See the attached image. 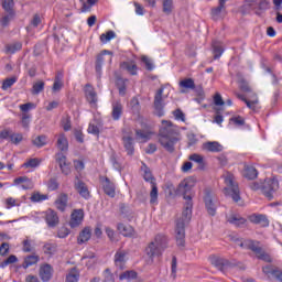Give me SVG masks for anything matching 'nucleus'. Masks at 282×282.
I'll use <instances>...</instances> for the list:
<instances>
[{
	"label": "nucleus",
	"instance_id": "25",
	"mask_svg": "<svg viewBox=\"0 0 282 282\" xmlns=\"http://www.w3.org/2000/svg\"><path fill=\"white\" fill-rule=\"evenodd\" d=\"M120 67L128 72V74H130V76H138V64H135V62L133 61H129V62H122L120 64Z\"/></svg>",
	"mask_w": 282,
	"mask_h": 282
},
{
	"label": "nucleus",
	"instance_id": "31",
	"mask_svg": "<svg viewBox=\"0 0 282 282\" xmlns=\"http://www.w3.org/2000/svg\"><path fill=\"white\" fill-rule=\"evenodd\" d=\"M91 239V228L85 227L80 232L77 238V242L80 243H86V241H89Z\"/></svg>",
	"mask_w": 282,
	"mask_h": 282
},
{
	"label": "nucleus",
	"instance_id": "43",
	"mask_svg": "<svg viewBox=\"0 0 282 282\" xmlns=\"http://www.w3.org/2000/svg\"><path fill=\"white\" fill-rule=\"evenodd\" d=\"M33 144H34V147H37V149L45 147V144H47V137L45 134H41V135L36 137L33 140Z\"/></svg>",
	"mask_w": 282,
	"mask_h": 282
},
{
	"label": "nucleus",
	"instance_id": "16",
	"mask_svg": "<svg viewBox=\"0 0 282 282\" xmlns=\"http://www.w3.org/2000/svg\"><path fill=\"white\" fill-rule=\"evenodd\" d=\"M45 221L48 228H56L58 226V214L54 209H47L45 212Z\"/></svg>",
	"mask_w": 282,
	"mask_h": 282
},
{
	"label": "nucleus",
	"instance_id": "28",
	"mask_svg": "<svg viewBox=\"0 0 282 282\" xmlns=\"http://www.w3.org/2000/svg\"><path fill=\"white\" fill-rule=\"evenodd\" d=\"M205 206L208 215L215 217V214L217 213V206L215 205V203H213V197H210V194H207L205 196Z\"/></svg>",
	"mask_w": 282,
	"mask_h": 282
},
{
	"label": "nucleus",
	"instance_id": "47",
	"mask_svg": "<svg viewBox=\"0 0 282 282\" xmlns=\"http://www.w3.org/2000/svg\"><path fill=\"white\" fill-rule=\"evenodd\" d=\"M164 14H171L173 12V0H162Z\"/></svg>",
	"mask_w": 282,
	"mask_h": 282
},
{
	"label": "nucleus",
	"instance_id": "63",
	"mask_svg": "<svg viewBox=\"0 0 282 282\" xmlns=\"http://www.w3.org/2000/svg\"><path fill=\"white\" fill-rule=\"evenodd\" d=\"M104 282H116V279L113 278V273H111V270L106 269L104 271Z\"/></svg>",
	"mask_w": 282,
	"mask_h": 282
},
{
	"label": "nucleus",
	"instance_id": "15",
	"mask_svg": "<svg viewBox=\"0 0 282 282\" xmlns=\"http://www.w3.org/2000/svg\"><path fill=\"white\" fill-rule=\"evenodd\" d=\"M55 162L58 163L63 175H69V173H72V169L69 167V163H67V156H65V154L58 152L55 155Z\"/></svg>",
	"mask_w": 282,
	"mask_h": 282
},
{
	"label": "nucleus",
	"instance_id": "24",
	"mask_svg": "<svg viewBox=\"0 0 282 282\" xmlns=\"http://www.w3.org/2000/svg\"><path fill=\"white\" fill-rule=\"evenodd\" d=\"M124 111V107L122 106V102L120 101H113L112 102V111H111V118L115 121H118L122 118V113Z\"/></svg>",
	"mask_w": 282,
	"mask_h": 282
},
{
	"label": "nucleus",
	"instance_id": "57",
	"mask_svg": "<svg viewBox=\"0 0 282 282\" xmlns=\"http://www.w3.org/2000/svg\"><path fill=\"white\" fill-rule=\"evenodd\" d=\"M14 83H17V77H10L4 79V82L2 83V89L6 91L7 89H10V87H12V85H14Z\"/></svg>",
	"mask_w": 282,
	"mask_h": 282
},
{
	"label": "nucleus",
	"instance_id": "52",
	"mask_svg": "<svg viewBox=\"0 0 282 282\" xmlns=\"http://www.w3.org/2000/svg\"><path fill=\"white\" fill-rule=\"evenodd\" d=\"M17 261H19V258H17V256L14 254H11L4 261L1 262L0 268H7V265L17 263Z\"/></svg>",
	"mask_w": 282,
	"mask_h": 282
},
{
	"label": "nucleus",
	"instance_id": "64",
	"mask_svg": "<svg viewBox=\"0 0 282 282\" xmlns=\"http://www.w3.org/2000/svg\"><path fill=\"white\" fill-rule=\"evenodd\" d=\"M10 142H12V144H21V142H23V134L13 132Z\"/></svg>",
	"mask_w": 282,
	"mask_h": 282
},
{
	"label": "nucleus",
	"instance_id": "13",
	"mask_svg": "<svg viewBox=\"0 0 282 282\" xmlns=\"http://www.w3.org/2000/svg\"><path fill=\"white\" fill-rule=\"evenodd\" d=\"M249 221L261 228H268L270 226V219H268V216L264 214H252L249 216Z\"/></svg>",
	"mask_w": 282,
	"mask_h": 282
},
{
	"label": "nucleus",
	"instance_id": "2",
	"mask_svg": "<svg viewBox=\"0 0 282 282\" xmlns=\"http://www.w3.org/2000/svg\"><path fill=\"white\" fill-rule=\"evenodd\" d=\"M193 217V200L186 202L182 217L176 220L175 226V239H176V246L180 248H184L186 243V224L191 221Z\"/></svg>",
	"mask_w": 282,
	"mask_h": 282
},
{
	"label": "nucleus",
	"instance_id": "12",
	"mask_svg": "<svg viewBox=\"0 0 282 282\" xmlns=\"http://www.w3.org/2000/svg\"><path fill=\"white\" fill-rule=\"evenodd\" d=\"M83 219H85V210L83 209H74L70 214V220L68 226L72 228H78L80 224H83Z\"/></svg>",
	"mask_w": 282,
	"mask_h": 282
},
{
	"label": "nucleus",
	"instance_id": "42",
	"mask_svg": "<svg viewBox=\"0 0 282 282\" xmlns=\"http://www.w3.org/2000/svg\"><path fill=\"white\" fill-rule=\"evenodd\" d=\"M213 50H214V58L217 61V58H221V54H224V47L219 42L213 43Z\"/></svg>",
	"mask_w": 282,
	"mask_h": 282
},
{
	"label": "nucleus",
	"instance_id": "54",
	"mask_svg": "<svg viewBox=\"0 0 282 282\" xmlns=\"http://www.w3.org/2000/svg\"><path fill=\"white\" fill-rule=\"evenodd\" d=\"M45 199H47V195H44L41 193H34L31 196V202H33L34 204H36L39 202H45Z\"/></svg>",
	"mask_w": 282,
	"mask_h": 282
},
{
	"label": "nucleus",
	"instance_id": "5",
	"mask_svg": "<svg viewBox=\"0 0 282 282\" xmlns=\"http://www.w3.org/2000/svg\"><path fill=\"white\" fill-rule=\"evenodd\" d=\"M225 194L230 195V197L235 202H239L241 199V192L239 191V185L235 182V176L232 174H228L225 177Z\"/></svg>",
	"mask_w": 282,
	"mask_h": 282
},
{
	"label": "nucleus",
	"instance_id": "1",
	"mask_svg": "<svg viewBox=\"0 0 282 282\" xmlns=\"http://www.w3.org/2000/svg\"><path fill=\"white\" fill-rule=\"evenodd\" d=\"M177 142H182L180 128L169 120H162L159 129V144H161L167 153H175Z\"/></svg>",
	"mask_w": 282,
	"mask_h": 282
},
{
	"label": "nucleus",
	"instance_id": "32",
	"mask_svg": "<svg viewBox=\"0 0 282 282\" xmlns=\"http://www.w3.org/2000/svg\"><path fill=\"white\" fill-rule=\"evenodd\" d=\"M120 235L123 237H132L133 236V227L131 225H124L122 223L118 224L117 226Z\"/></svg>",
	"mask_w": 282,
	"mask_h": 282
},
{
	"label": "nucleus",
	"instance_id": "27",
	"mask_svg": "<svg viewBox=\"0 0 282 282\" xmlns=\"http://www.w3.org/2000/svg\"><path fill=\"white\" fill-rule=\"evenodd\" d=\"M226 12V4L224 0H219L218 7H215L212 9V18L214 21H218V19H221V14Z\"/></svg>",
	"mask_w": 282,
	"mask_h": 282
},
{
	"label": "nucleus",
	"instance_id": "11",
	"mask_svg": "<svg viewBox=\"0 0 282 282\" xmlns=\"http://www.w3.org/2000/svg\"><path fill=\"white\" fill-rule=\"evenodd\" d=\"M263 274L268 276V279H275V281L282 282V270L273 264H267L262 268Z\"/></svg>",
	"mask_w": 282,
	"mask_h": 282
},
{
	"label": "nucleus",
	"instance_id": "40",
	"mask_svg": "<svg viewBox=\"0 0 282 282\" xmlns=\"http://www.w3.org/2000/svg\"><path fill=\"white\" fill-rule=\"evenodd\" d=\"M120 281H133V279H138V273L135 271H126L120 274Z\"/></svg>",
	"mask_w": 282,
	"mask_h": 282
},
{
	"label": "nucleus",
	"instance_id": "3",
	"mask_svg": "<svg viewBox=\"0 0 282 282\" xmlns=\"http://www.w3.org/2000/svg\"><path fill=\"white\" fill-rule=\"evenodd\" d=\"M231 240H234V242L237 243V246H239L240 248H243V250H251V252H254L256 257L261 261L272 263V258L270 257V254L265 253L263 248L259 246V241L252 239L243 240L237 237H232Z\"/></svg>",
	"mask_w": 282,
	"mask_h": 282
},
{
	"label": "nucleus",
	"instance_id": "50",
	"mask_svg": "<svg viewBox=\"0 0 282 282\" xmlns=\"http://www.w3.org/2000/svg\"><path fill=\"white\" fill-rule=\"evenodd\" d=\"M130 107L132 113H140V100L137 97H133L130 100Z\"/></svg>",
	"mask_w": 282,
	"mask_h": 282
},
{
	"label": "nucleus",
	"instance_id": "58",
	"mask_svg": "<svg viewBox=\"0 0 282 282\" xmlns=\"http://www.w3.org/2000/svg\"><path fill=\"white\" fill-rule=\"evenodd\" d=\"M141 62L144 63L145 69H148V72H153L155 66L153 65V62L150 58H148L147 56H142Z\"/></svg>",
	"mask_w": 282,
	"mask_h": 282
},
{
	"label": "nucleus",
	"instance_id": "29",
	"mask_svg": "<svg viewBox=\"0 0 282 282\" xmlns=\"http://www.w3.org/2000/svg\"><path fill=\"white\" fill-rule=\"evenodd\" d=\"M37 261H41V257H39L37 254L26 256L22 263V268H24V270H28V268H31V265H36Z\"/></svg>",
	"mask_w": 282,
	"mask_h": 282
},
{
	"label": "nucleus",
	"instance_id": "18",
	"mask_svg": "<svg viewBox=\"0 0 282 282\" xmlns=\"http://www.w3.org/2000/svg\"><path fill=\"white\" fill-rule=\"evenodd\" d=\"M127 252L126 250L119 249L115 253V265L119 268V270H122L124 268V263H127Z\"/></svg>",
	"mask_w": 282,
	"mask_h": 282
},
{
	"label": "nucleus",
	"instance_id": "37",
	"mask_svg": "<svg viewBox=\"0 0 282 282\" xmlns=\"http://www.w3.org/2000/svg\"><path fill=\"white\" fill-rule=\"evenodd\" d=\"M135 139L141 140V142H149L151 140V133L144 130H135Z\"/></svg>",
	"mask_w": 282,
	"mask_h": 282
},
{
	"label": "nucleus",
	"instance_id": "41",
	"mask_svg": "<svg viewBox=\"0 0 282 282\" xmlns=\"http://www.w3.org/2000/svg\"><path fill=\"white\" fill-rule=\"evenodd\" d=\"M78 279H80V274L76 268H73L66 275V282H78Z\"/></svg>",
	"mask_w": 282,
	"mask_h": 282
},
{
	"label": "nucleus",
	"instance_id": "34",
	"mask_svg": "<svg viewBox=\"0 0 282 282\" xmlns=\"http://www.w3.org/2000/svg\"><path fill=\"white\" fill-rule=\"evenodd\" d=\"M141 171H143V180L147 182H150L151 185L155 184V177H153V174L151 173V169L147 166L144 163H142Z\"/></svg>",
	"mask_w": 282,
	"mask_h": 282
},
{
	"label": "nucleus",
	"instance_id": "30",
	"mask_svg": "<svg viewBox=\"0 0 282 282\" xmlns=\"http://www.w3.org/2000/svg\"><path fill=\"white\" fill-rule=\"evenodd\" d=\"M122 140L124 150L127 151L128 155H133L135 152V148L133 145V137H123Z\"/></svg>",
	"mask_w": 282,
	"mask_h": 282
},
{
	"label": "nucleus",
	"instance_id": "60",
	"mask_svg": "<svg viewBox=\"0 0 282 282\" xmlns=\"http://www.w3.org/2000/svg\"><path fill=\"white\" fill-rule=\"evenodd\" d=\"M22 246L23 252H32L34 250L32 247V241H30L28 238L22 241Z\"/></svg>",
	"mask_w": 282,
	"mask_h": 282
},
{
	"label": "nucleus",
	"instance_id": "55",
	"mask_svg": "<svg viewBox=\"0 0 282 282\" xmlns=\"http://www.w3.org/2000/svg\"><path fill=\"white\" fill-rule=\"evenodd\" d=\"M62 127L64 131H70L72 130V117L66 116L62 119Z\"/></svg>",
	"mask_w": 282,
	"mask_h": 282
},
{
	"label": "nucleus",
	"instance_id": "48",
	"mask_svg": "<svg viewBox=\"0 0 282 282\" xmlns=\"http://www.w3.org/2000/svg\"><path fill=\"white\" fill-rule=\"evenodd\" d=\"M120 213L121 215H124L126 219L128 221H131L133 219V212L129 210L124 204L120 205Z\"/></svg>",
	"mask_w": 282,
	"mask_h": 282
},
{
	"label": "nucleus",
	"instance_id": "49",
	"mask_svg": "<svg viewBox=\"0 0 282 282\" xmlns=\"http://www.w3.org/2000/svg\"><path fill=\"white\" fill-rule=\"evenodd\" d=\"M112 39H116V32L113 31H108L100 35L101 43H109Z\"/></svg>",
	"mask_w": 282,
	"mask_h": 282
},
{
	"label": "nucleus",
	"instance_id": "22",
	"mask_svg": "<svg viewBox=\"0 0 282 282\" xmlns=\"http://www.w3.org/2000/svg\"><path fill=\"white\" fill-rule=\"evenodd\" d=\"M203 149L209 153H221V151H224V145L217 141H207L203 144Z\"/></svg>",
	"mask_w": 282,
	"mask_h": 282
},
{
	"label": "nucleus",
	"instance_id": "21",
	"mask_svg": "<svg viewBox=\"0 0 282 282\" xmlns=\"http://www.w3.org/2000/svg\"><path fill=\"white\" fill-rule=\"evenodd\" d=\"M104 193L108 195V197H116V184L109 180V177H105L102 181Z\"/></svg>",
	"mask_w": 282,
	"mask_h": 282
},
{
	"label": "nucleus",
	"instance_id": "33",
	"mask_svg": "<svg viewBox=\"0 0 282 282\" xmlns=\"http://www.w3.org/2000/svg\"><path fill=\"white\" fill-rule=\"evenodd\" d=\"M127 83H129V79H124L122 77L117 78L116 86L119 90V95L127 96Z\"/></svg>",
	"mask_w": 282,
	"mask_h": 282
},
{
	"label": "nucleus",
	"instance_id": "20",
	"mask_svg": "<svg viewBox=\"0 0 282 282\" xmlns=\"http://www.w3.org/2000/svg\"><path fill=\"white\" fill-rule=\"evenodd\" d=\"M75 181V191L80 195V197H84V199H89V188L87 187V184L85 182L78 180V177Z\"/></svg>",
	"mask_w": 282,
	"mask_h": 282
},
{
	"label": "nucleus",
	"instance_id": "59",
	"mask_svg": "<svg viewBox=\"0 0 282 282\" xmlns=\"http://www.w3.org/2000/svg\"><path fill=\"white\" fill-rule=\"evenodd\" d=\"M32 109H36V105H34L32 102H26V104L20 105V110L23 113H28V111H32Z\"/></svg>",
	"mask_w": 282,
	"mask_h": 282
},
{
	"label": "nucleus",
	"instance_id": "39",
	"mask_svg": "<svg viewBox=\"0 0 282 282\" xmlns=\"http://www.w3.org/2000/svg\"><path fill=\"white\" fill-rule=\"evenodd\" d=\"M45 89V82L40 80L33 84V87L31 89V94L33 96H39V94H41V91H43Z\"/></svg>",
	"mask_w": 282,
	"mask_h": 282
},
{
	"label": "nucleus",
	"instance_id": "46",
	"mask_svg": "<svg viewBox=\"0 0 282 282\" xmlns=\"http://www.w3.org/2000/svg\"><path fill=\"white\" fill-rule=\"evenodd\" d=\"M152 189L150 192V204H158V184L152 183Z\"/></svg>",
	"mask_w": 282,
	"mask_h": 282
},
{
	"label": "nucleus",
	"instance_id": "56",
	"mask_svg": "<svg viewBox=\"0 0 282 282\" xmlns=\"http://www.w3.org/2000/svg\"><path fill=\"white\" fill-rule=\"evenodd\" d=\"M41 164V161L39 159H31L29 161H26L23 166H25V169H36V166H39Z\"/></svg>",
	"mask_w": 282,
	"mask_h": 282
},
{
	"label": "nucleus",
	"instance_id": "17",
	"mask_svg": "<svg viewBox=\"0 0 282 282\" xmlns=\"http://www.w3.org/2000/svg\"><path fill=\"white\" fill-rule=\"evenodd\" d=\"M54 274V269L51 267V264H42L40 267V279H42V281L47 282L52 280V276Z\"/></svg>",
	"mask_w": 282,
	"mask_h": 282
},
{
	"label": "nucleus",
	"instance_id": "19",
	"mask_svg": "<svg viewBox=\"0 0 282 282\" xmlns=\"http://www.w3.org/2000/svg\"><path fill=\"white\" fill-rule=\"evenodd\" d=\"M63 78H65L63 70H58L54 77V83L52 87L53 94H58V91H61V89L65 87V83L63 82Z\"/></svg>",
	"mask_w": 282,
	"mask_h": 282
},
{
	"label": "nucleus",
	"instance_id": "23",
	"mask_svg": "<svg viewBox=\"0 0 282 282\" xmlns=\"http://www.w3.org/2000/svg\"><path fill=\"white\" fill-rule=\"evenodd\" d=\"M67 202H69V197L67 196V194H59L54 203L55 208H57V210H59L61 213H65V210L67 209Z\"/></svg>",
	"mask_w": 282,
	"mask_h": 282
},
{
	"label": "nucleus",
	"instance_id": "53",
	"mask_svg": "<svg viewBox=\"0 0 282 282\" xmlns=\"http://www.w3.org/2000/svg\"><path fill=\"white\" fill-rule=\"evenodd\" d=\"M13 19H14V12H11L4 15L0 21L2 28H8V25H10V21H12Z\"/></svg>",
	"mask_w": 282,
	"mask_h": 282
},
{
	"label": "nucleus",
	"instance_id": "10",
	"mask_svg": "<svg viewBox=\"0 0 282 282\" xmlns=\"http://www.w3.org/2000/svg\"><path fill=\"white\" fill-rule=\"evenodd\" d=\"M210 263L214 265V268H217L220 272H226L227 270H230L232 268V263L228 261L226 258L212 256L210 257Z\"/></svg>",
	"mask_w": 282,
	"mask_h": 282
},
{
	"label": "nucleus",
	"instance_id": "26",
	"mask_svg": "<svg viewBox=\"0 0 282 282\" xmlns=\"http://www.w3.org/2000/svg\"><path fill=\"white\" fill-rule=\"evenodd\" d=\"M228 224H231V226H236V228H241L246 225V218L237 215L231 214L230 216H227Z\"/></svg>",
	"mask_w": 282,
	"mask_h": 282
},
{
	"label": "nucleus",
	"instance_id": "36",
	"mask_svg": "<svg viewBox=\"0 0 282 282\" xmlns=\"http://www.w3.org/2000/svg\"><path fill=\"white\" fill-rule=\"evenodd\" d=\"M22 47L23 44L21 42H14L12 44H8L6 50L8 54H17V52H21Z\"/></svg>",
	"mask_w": 282,
	"mask_h": 282
},
{
	"label": "nucleus",
	"instance_id": "9",
	"mask_svg": "<svg viewBox=\"0 0 282 282\" xmlns=\"http://www.w3.org/2000/svg\"><path fill=\"white\" fill-rule=\"evenodd\" d=\"M111 61H113V54L107 50L102 51L99 55H97L95 62V69L97 74H102V66L105 65V63L111 65Z\"/></svg>",
	"mask_w": 282,
	"mask_h": 282
},
{
	"label": "nucleus",
	"instance_id": "44",
	"mask_svg": "<svg viewBox=\"0 0 282 282\" xmlns=\"http://www.w3.org/2000/svg\"><path fill=\"white\" fill-rule=\"evenodd\" d=\"M180 87L183 89H195V80L193 78H185L180 82Z\"/></svg>",
	"mask_w": 282,
	"mask_h": 282
},
{
	"label": "nucleus",
	"instance_id": "38",
	"mask_svg": "<svg viewBox=\"0 0 282 282\" xmlns=\"http://www.w3.org/2000/svg\"><path fill=\"white\" fill-rule=\"evenodd\" d=\"M258 175L259 172L254 166H247L245 169V177H247V180H257Z\"/></svg>",
	"mask_w": 282,
	"mask_h": 282
},
{
	"label": "nucleus",
	"instance_id": "61",
	"mask_svg": "<svg viewBox=\"0 0 282 282\" xmlns=\"http://www.w3.org/2000/svg\"><path fill=\"white\" fill-rule=\"evenodd\" d=\"M43 251L45 254H54L56 252V245L46 243L43 247Z\"/></svg>",
	"mask_w": 282,
	"mask_h": 282
},
{
	"label": "nucleus",
	"instance_id": "7",
	"mask_svg": "<svg viewBox=\"0 0 282 282\" xmlns=\"http://www.w3.org/2000/svg\"><path fill=\"white\" fill-rule=\"evenodd\" d=\"M279 191V181L275 178H267L262 184V194L269 199H274L275 192Z\"/></svg>",
	"mask_w": 282,
	"mask_h": 282
},
{
	"label": "nucleus",
	"instance_id": "4",
	"mask_svg": "<svg viewBox=\"0 0 282 282\" xmlns=\"http://www.w3.org/2000/svg\"><path fill=\"white\" fill-rule=\"evenodd\" d=\"M166 236L159 234L155 236L154 240L151 241L145 248V254L153 261L154 257H162V252L166 248Z\"/></svg>",
	"mask_w": 282,
	"mask_h": 282
},
{
	"label": "nucleus",
	"instance_id": "8",
	"mask_svg": "<svg viewBox=\"0 0 282 282\" xmlns=\"http://www.w3.org/2000/svg\"><path fill=\"white\" fill-rule=\"evenodd\" d=\"M191 191H193V185H191L187 180H184L178 184V186L174 191V195L183 197L186 202H193Z\"/></svg>",
	"mask_w": 282,
	"mask_h": 282
},
{
	"label": "nucleus",
	"instance_id": "35",
	"mask_svg": "<svg viewBox=\"0 0 282 282\" xmlns=\"http://www.w3.org/2000/svg\"><path fill=\"white\" fill-rule=\"evenodd\" d=\"M57 148L59 151H67L69 149V143L67 141V137H65V133H61L57 138Z\"/></svg>",
	"mask_w": 282,
	"mask_h": 282
},
{
	"label": "nucleus",
	"instance_id": "62",
	"mask_svg": "<svg viewBox=\"0 0 282 282\" xmlns=\"http://www.w3.org/2000/svg\"><path fill=\"white\" fill-rule=\"evenodd\" d=\"M31 119H32V115H30V113H22L21 122H22V127L24 129H28V127H30V120Z\"/></svg>",
	"mask_w": 282,
	"mask_h": 282
},
{
	"label": "nucleus",
	"instance_id": "14",
	"mask_svg": "<svg viewBox=\"0 0 282 282\" xmlns=\"http://www.w3.org/2000/svg\"><path fill=\"white\" fill-rule=\"evenodd\" d=\"M84 93H85L87 102H89L91 107L98 104V94L96 93V89L94 88V86H91L90 84H86L84 88Z\"/></svg>",
	"mask_w": 282,
	"mask_h": 282
},
{
	"label": "nucleus",
	"instance_id": "51",
	"mask_svg": "<svg viewBox=\"0 0 282 282\" xmlns=\"http://www.w3.org/2000/svg\"><path fill=\"white\" fill-rule=\"evenodd\" d=\"M2 8L8 13L14 12V0H4L2 2Z\"/></svg>",
	"mask_w": 282,
	"mask_h": 282
},
{
	"label": "nucleus",
	"instance_id": "6",
	"mask_svg": "<svg viewBox=\"0 0 282 282\" xmlns=\"http://www.w3.org/2000/svg\"><path fill=\"white\" fill-rule=\"evenodd\" d=\"M154 113L159 118H162L164 116V108L166 107V96H164V87H161L156 90L154 95Z\"/></svg>",
	"mask_w": 282,
	"mask_h": 282
},
{
	"label": "nucleus",
	"instance_id": "45",
	"mask_svg": "<svg viewBox=\"0 0 282 282\" xmlns=\"http://www.w3.org/2000/svg\"><path fill=\"white\" fill-rule=\"evenodd\" d=\"M95 3H98V0H87V2L82 0V10H80V12H90L91 8H94Z\"/></svg>",
	"mask_w": 282,
	"mask_h": 282
}]
</instances>
